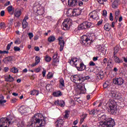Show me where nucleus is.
<instances>
[{
    "label": "nucleus",
    "instance_id": "obj_1",
    "mask_svg": "<svg viewBox=\"0 0 127 127\" xmlns=\"http://www.w3.org/2000/svg\"><path fill=\"white\" fill-rule=\"evenodd\" d=\"M41 122V124H40ZM39 124V126H37L36 127H45L46 122L43 116L41 114H35L33 117L31 118V121L27 125L26 127H35V125Z\"/></svg>",
    "mask_w": 127,
    "mask_h": 127
},
{
    "label": "nucleus",
    "instance_id": "obj_2",
    "mask_svg": "<svg viewBox=\"0 0 127 127\" xmlns=\"http://www.w3.org/2000/svg\"><path fill=\"white\" fill-rule=\"evenodd\" d=\"M71 80L73 83H79L77 86V90H78V94H85L86 93V88H85V84L80 83H83L82 74H76L71 76Z\"/></svg>",
    "mask_w": 127,
    "mask_h": 127
},
{
    "label": "nucleus",
    "instance_id": "obj_3",
    "mask_svg": "<svg viewBox=\"0 0 127 127\" xmlns=\"http://www.w3.org/2000/svg\"><path fill=\"white\" fill-rule=\"evenodd\" d=\"M13 117L9 114L5 118L0 119V127H9L14 123Z\"/></svg>",
    "mask_w": 127,
    "mask_h": 127
},
{
    "label": "nucleus",
    "instance_id": "obj_4",
    "mask_svg": "<svg viewBox=\"0 0 127 127\" xmlns=\"http://www.w3.org/2000/svg\"><path fill=\"white\" fill-rule=\"evenodd\" d=\"M78 59L77 58H71V60L69 61V63L71 65H74L75 67H76L78 71H84L86 69V65L84 64L83 62H78Z\"/></svg>",
    "mask_w": 127,
    "mask_h": 127
},
{
    "label": "nucleus",
    "instance_id": "obj_5",
    "mask_svg": "<svg viewBox=\"0 0 127 127\" xmlns=\"http://www.w3.org/2000/svg\"><path fill=\"white\" fill-rule=\"evenodd\" d=\"M33 7L34 10L37 9V13L39 15H42L44 13V8L40 6L39 2H35L33 4Z\"/></svg>",
    "mask_w": 127,
    "mask_h": 127
},
{
    "label": "nucleus",
    "instance_id": "obj_6",
    "mask_svg": "<svg viewBox=\"0 0 127 127\" xmlns=\"http://www.w3.org/2000/svg\"><path fill=\"white\" fill-rule=\"evenodd\" d=\"M81 43H82L83 45H85V46H90L91 45V39H90V37H88L86 35H84L83 36L81 37Z\"/></svg>",
    "mask_w": 127,
    "mask_h": 127
},
{
    "label": "nucleus",
    "instance_id": "obj_7",
    "mask_svg": "<svg viewBox=\"0 0 127 127\" xmlns=\"http://www.w3.org/2000/svg\"><path fill=\"white\" fill-rule=\"evenodd\" d=\"M61 26L62 29L64 30H68L70 28V26H71V21H70V19L66 18L64 19Z\"/></svg>",
    "mask_w": 127,
    "mask_h": 127
},
{
    "label": "nucleus",
    "instance_id": "obj_8",
    "mask_svg": "<svg viewBox=\"0 0 127 127\" xmlns=\"http://www.w3.org/2000/svg\"><path fill=\"white\" fill-rule=\"evenodd\" d=\"M109 107L112 113H116V111L118 110V108H117V103H116L114 99H109Z\"/></svg>",
    "mask_w": 127,
    "mask_h": 127
},
{
    "label": "nucleus",
    "instance_id": "obj_9",
    "mask_svg": "<svg viewBox=\"0 0 127 127\" xmlns=\"http://www.w3.org/2000/svg\"><path fill=\"white\" fill-rule=\"evenodd\" d=\"M102 127H114L116 123H115V120L112 118H108L106 122L105 123L102 124Z\"/></svg>",
    "mask_w": 127,
    "mask_h": 127
},
{
    "label": "nucleus",
    "instance_id": "obj_10",
    "mask_svg": "<svg viewBox=\"0 0 127 127\" xmlns=\"http://www.w3.org/2000/svg\"><path fill=\"white\" fill-rule=\"evenodd\" d=\"M92 26V23L88 21H85L78 25L77 28L78 30H82L83 29H86L87 28H90Z\"/></svg>",
    "mask_w": 127,
    "mask_h": 127
},
{
    "label": "nucleus",
    "instance_id": "obj_11",
    "mask_svg": "<svg viewBox=\"0 0 127 127\" xmlns=\"http://www.w3.org/2000/svg\"><path fill=\"white\" fill-rule=\"evenodd\" d=\"M125 82V80L122 77L115 78L113 79V83L115 85H118L121 86Z\"/></svg>",
    "mask_w": 127,
    "mask_h": 127
},
{
    "label": "nucleus",
    "instance_id": "obj_12",
    "mask_svg": "<svg viewBox=\"0 0 127 127\" xmlns=\"http://www.w3.org/2000/svg\"><path fill=\"white\" fill-rule=\"evenodd\" d=\"M63 39V37L61 36L59 37L58 41H59V45H60V51L61 52L63 51V49H64V46L65 45V41L64 40H61Z\"/></svg>",
    "mask_w": 127,
    "mask_h": 127
},
{
    "label": "nucleus",
    "instance_id": "obj_13",
    "mask_svg": "<svg viewBox=\"0 0 127 127\" xmlns=\"http://www.w3.org/2000/svg\"><path fill=\"white\" fill-rule=\"evenodd\" d=\"M78 0H68V4L69 6H76L78 4ZM82 1H88L89 0H81Z\"/></svg>",
    "mask_w": 127,
    "mask_h": 127
},
{
    "label": "nucleus",
    "instance_id": "obj_14",
    "mask_svg": "<svg viewBox=\"0 0 127 127\" xmlns=\"http://www.w3.org/2000/svg\"><path fill=\"white\" fill-rule=\"evenodd\" d=\"M108 119H109V118H108L107 117V116H106L105 115H103L101 116L100 117H99L98 118V119L99 120V121H101L100 123H99V126L101 127H102L103 124H103V125H105V124H106V122H107V120H108Z\"/></svg>",
    "mask_w": 127,
    "mask_h": 127
},
{
    "label": "nucleus",
    "instance_id": "obj_15",
    "mask_svg": "<svg viewBox=\"0 0 127 127\" xmlns=\"http://www.w3.org/2000/svg\"><path fill=\"white\" fill-rule=\"evenodd\" d=\"M98 16H99L98 15V12L96 10L92 11L89 14V17L90 19H93L94 20H96V19L98 18Z\"/></svg>",
    "mask_w": 127,
    "mask_h": 127
},
{
    "label": "nucleus",
    "instance_id": "obj_16",
    "mask_svg": "<svg viewBox=\"0 0 127 127\" xmlns=\"http://www.w3.org/2000/svg\"><path fill=\"white\" fill-rule=\"evenodd\" d=\"M7 10H8V12L9 13V14H11V15H12V14H14V16L15 17H16V10H14V8H12V6L10 5L7 7Z\"/></svg>",
    "mask_w": 127,
    "mask_h": 127
},
{
    "label": "nucleus",
    "instance_id": "obj_17",
    "mask_svg": "<svg viewBox=\"0 0 127 127\" xmlns=\"http://www.w3.org/2000/svg\"><path fill=\"white\" fill-rule=\"evenodd\" d=\"M27 108L25 107L24 106H21L18 109V111L20 113L21 115H24V114L27 113Z\"/></svg>",
    "mask_w": 127,
    "mask_h": 127
},
{
    "label": "nucleus",
    "instance_id": "obj_18",
    "mask_svg": "<svg viewBox=\"0 0 127 127\" xmlns=\"http://www.w3.org/2000/svg\"><path fill=\"white\" fill-rule=\"evenodd\" d=\"M59 64V59L57 58V55H55L53 57L52 65L57 66V64Z\"/></svg>",
    "mask_w": 127,
    "mask_h": 127
},
{
    "label": "nucleus",
    "instance_id": "obj_19",
    "mask_svg": "<svg viewBox=\"0 0 127 127\" xmlns=\"http://www.w3.org/2000/svg\"><path fill=\"white\" fill-rule=\"evenodd\" d=\"M82 13V11L80 9H74L72 10V14L70 15H73V16H78L80 15Z\"/></svg>",
    "mask_w": 127,
    "mask_h": 127
},
{
    "label": "nucleus",
    "instance_id": "obj_20",
    "mask_svg": "<svg viewBox=\"0 0 127 127\" xmlns=\"http://www.w3.org/2000/svg\"><path fill=\"white\" fill-rule=\"evenodd\" d=\"M55 105H57V106H59L62 108L65 107V102L64 101V100H58L55 102Z\"/></svg>",
    "mask_w": 127,
    "mask_h": 127
},
{
    "label": "nucleus",
    "instance_id": "obj_21",
    "mask_svg": "<svg viewBox=\"0 0 127 127\" xmlns=\"http://www.w3.org/2000/svg\"><path fill=\"white\" fill-rule=\"evenodd\" d=\"M60 85L59 88L61 89V90H64L65 89V82L64 79L63 78H60Z\"/></svg>",
    "mask_w": 127,
    "mask_h": 127
},
{
    "label": "nucleus",
    "instance_id": "obj_22",
    "mask_svg": "<svg viewBox=\"0 0 127 127\" xmlns=\"http://www.w3.org/2000/svg\"><path fill=\"white\" fill-rule=\"evenodd\" d=\"M109 96L111 97V98H115V99H118L119 98V94L116 91H111L109 93Z\"/></svg>",
    "mask_w": 127,
    "mask_h": 127
},
{
    "label": "nucleus",
    "instance_id": "obj_23",
    "mask_svg": "<svg viewBox=\"0 0 127 127\" xmlns=\"http://www.w3.org/2000/svg\"><path fill=\"white\" fill-rule=\"evenodd\" d=\"M120 0H115L114 1V2L112 3L113 8H118V6H119Z\"/></svg>",
    "mask_w": 127,
    "mask_h": 127
},
{
    "label": "nucleus",
    "instance_id": "obj_24",
    "mask_svg": "<svg viewBox=\"0 0 127 127\" xmlns=\"http://www.w3.org/2000/svg\"><path fill=\"white\" fill-rule=\"evenodd\" d=\"M113 58H114L115 63H117V64H120V63H123V61L120 60V58L117 56L113 55Z\"/></svg>",
    "mask_w": 127,
    "mask_h": 127
},
{
    "label": "nucleus",
    "instance_id": "obj_25",
    "mask_svg": "<svg viewBox=\"0 0 127 127\" xmlns=\"http://www.w3.org/2000/svg\"><path fill=\"white\" fill-rule=\"evenodd\" d=\"M35 63H33L31 64V67H34V66H36V65L38 64V63L40 62V58L39 57L36 56L35 57Z\"/></svg>",
    "mask_w": 127,
    "mask_h": 127
},
{
    "label": "nucleus",
    "instance_id": "obj_26",
    "mask_svg": "<svg viewBox=\"0 0 127 127\" xmlns=\"http://www.w3.org/2000/svg\"><path fill=\"white\" fill-rule=\"evenodd\" d=\"M112 26L109 24L107 23L106 24L104 25V30L106 31H110L112 29Z\"/></svg>",
    "mask_w": 127,
    "mask_h": 127
},
{
    "label": "nucleus",
    "instance_id": "obj_27",
    "mask_svg": "<svg viewBox=\"0 0 127 127\" xmlns=\"http://www.w3.org/2000/svg\"><path fill=\"white\" fill-rule=\"evenodd\" d=\"M5 80L6 82H12L13 81V77L10 75H6L5 76Z\"/></svg>",
    "mask_w": 127,
    "mask_h": 127
},
{
    "label": "nucleus",
    "instance_id": "obj_28",
    "mask_svg": "<svg viewBox=\"0 0 127 127\" xmlns=\"http://www.w3.org/2000/svg\"><path fill=\"white\" fill-rule=\"evenodd\" d=\"M63 123H64V121H63V120L62 119L58 120V121H57V124L56 125V127H61V126L63 125Z\"/></svg>",
    "mask_w": 127,
    "mask_h": 127
},
{
    "label": "nucleus",
    "instance_id": "obj_29",
    "mask_svg": "<svg viewBox=\"0 0 127 127\" xmlns=\"http://www.w3.org/2000/svg\"><path fill=\"white\" fill-rule=\"evenodd\" d=\"M113 66H114V64H113L112 59L108 60L107 62V67H108V68H110V69H112Z\"/></svg>",
    "mask_w": 127,
    "mask_h": 127
},
{
    "label": "nucleus",
    "instance_id": "obj_30",
    "mask_svg": "<svg viewBox=\"0 0 127 127\" xmlns=\"http://www.w3.org/2000/svg\"><path fill=\"white\" fill-rule=\"evenodd\" d=\"M30 94L32 96H34L35 95L36 96H38V95H39V91L38 90H33L30 91Z\"/></svg>",
    "mask_w": 127,
    "mask_h": 127
},
{
    "label": "nucleus",
    "instance_id": "obj_31",
    "mask_svg": "<svg viewBox=\"0 0 127 127\" xmlns=\"http://www.w3.org/2000/svg\"><path fill=\"white\" fill-rule=\"evenodd\" d=\"M55 40H56V38H55V36H50L48 38V42H50V43H51V42H54Z\"/></svg>",
    "mask_w": 127,
    "mask_h": 127
},
{
    "label": "nucleus",
    "instance_id": "obj_32",
    "mask_svg": "<svg viewBox=\"0 0 127 127\" xmlns=\"http://www.w3.org/2000/svg\"><path fill=\"white\" fill-rule=\"evenodd\" d=\"M53 95L54 97H60L62 96V92L60 91H58L57 92H54Z\"/></svg>",
    "mask_w": 127,
    "mask_h": 127
},
{
    "label": "nucleus",
    "instance_id": "obj_33",
    "mask_svg": "<svg viewBox=\"0 0 127 127\" xmlns=\"http://www.w3.org/2000/svg\"><path fill=\"white\" fill-rule=\"evenodd\" d=\"M4 63L7 64L8 62H10V61H12V57H8L4 59Z\"/></svg>",
    "mask_w": 127,
    "mask_h": 127
},
{
    "label": "nucleus",
    "instance_id": "obj_34",
    "mask_svg": "<svg viewBox=\"0 0 127 127\" xmlns=\"http://www.w3.org/2000/svg\"><path fill=\"white\" fill-rule=\"evenodd\" d=\"M4 97L2 95H0V105H2L4 103H6V100H3Z\"/></svg>",
    "mask_w": 127,
    "mask_h": 127
},
{
    "label": "nucleus",
    "instance_id": "obj_35",
    "mask_svg": "<svg viewBox=\"0 0 127 127\" xmlns=\"http://www.w3.org/2000/svg\"><path fill=\"white\" fill-rule=\"evenodd\" d=\"M22 26L23 29H25V28L28 27V23L23 21L22 23Z\"/></svg>",
    "mask_w": 127,
    "mask_h": 127
},
{
    "label": "nucleus",
    "instance_id": "obj_36",
    "mask_svg": "<svg viewBox=\"0 0 127 127\" xmlns=\"http://www.w3.org/2000/svg\"><path fill=\"white\" fill-rule=\"evenodd\" d=\"M69 113H70V111L69 110H65L64 112V119H68V117H69Z\"/></svg>",
    "mask_w": 127,
    "mask_h": 127
},
{
    "label": "nucleus",
    "instance_id": "obj_37",
    "mask_svg": "<svg viewBox=\"0 0 127 127\" xmlns=\"http://www.w3.org/2000/svg\"><path fill=\"white\" fill-rule=\"evenodd\" d=\"M52 60V58L49 56L48 55L46 56L45 57V61L46 62H50Z\"/></svg>",
    "mask_w": 127,
    "mask_h": 127
},
{
    "label": "nucleus",
    "instance_id": "obj_38",
    "mask_svg": "<svg viewBox=\"0 0 127 127\" xmlns=\"http://www.w3.org/2000/svg\"><path fill=\"white\" fill-rule=\"evenodd\" d=\"M119 15H120V10L116 11L115 12V19L116 20V22L118 21V19H119Z\"/></svg>",
    "mask_w": 127,
    "mask_h": 127
},
{
    "label": "nucleus",
    "instance_id": "obj_39",
    "mask_svg": "<svg viewBox=\"0 0 127 127\" xmlns=\"http://www.w3.org/2000/svg\"><path fill=\"white\" fill-rule=\"evenodd\" d=\"M15 24V18H10L9 21V24L10 25H12V24Z\"/></svg>",
    "mask_w": 127,
    "mask_h": 127
},
{
    "label": "nucleus",
    "instance_id": "obj_40",
    "mask_svg": "<svg viewBox=\"0 0 127 127\" xmlns=\"http://www.w3.org/2000/svg\"><path fill=\"white\" fill-rule=\"evenodd\" d=\"M66 13L68 16H73V15H71V14H73V10L71 9L68 10L66 12Z\"/></svg>",
    "mask_w": 127,
    "mask_h": 127
},
{
    "label": "nucleus",
    "instance_id": "obj_41",
    "mask_svg": "<svg viewBox=\"0 0 127 127\" xmlns=\"http://www.w3.org/2000/svg\"><path fill=\"white\" fill-rule=\"evenodd\" d=\"M109 85H110V83H109L108 81H106L103 84V87L104 89H107V88L109 87Z\"/></svg>",
    "mask_w": 127,
    "mask_h": 127
},
{
    "label": "nucleus",
    "instance_id": "obj_42",
    "mask_svg": "<svg viewBox=\"0 0 127 127\" xmlns=\"http://www.w3.org/2000/svg\"><path fill=\"white\" fill-rule=\"evenodd\" d=\"M21 15V10L19 9L16 12V17H19Z\"/></svg>",
    "mask_w": 127,
    "mask_h": 127
},
{
    "label": "nucleus",
    "instance_id": "obj_43",
    "mask_svg": "<svg viewBox=\"0 0 127 127\" xmlns=\"http://www.w3.org/2000/svg\"><path fill=\"white\" fill-rule=\"evenodd\" d=\"M13 44V43L12 42H11L9 44H8L6 46V50L8 51L9 49H10V47H11V45Z\"/></svg>",
    "mask_w": 127,
    "mask_h": 127
},
{
    "label": "nucleus",
    "instance_id": "obj_44",
    "mask_svg": "<svg viewBox=\"0 0 127 127\" xmlns=\"http://www.w3.org/2000/svg\"><path fill=\"white\" fill-rule=\"evenodd\" d=\"M98 74L100 75L101 79H103L104 78V71L103 70H100Z\"/></svg>",
    "mask_w": 127,
    "mask_h": 127
},
{
    "label": "nucleus",
    "instance_id": "obj_45",
    "mask_svg": "<svg viewBox=\"0 0 127 127\" xmlns=\"http://www.w3.org/2000/svg\"><path fill=\"white\" fill-rule=\"evenodd\" d=\"M119 50H120V49L118 47H115L114 48V55L116 56V54H117V53H118V52H119Z\"/></svg>",
    "mask_w": 127,
    "mask_h": 127
},
{
    "label": "nucleus",
    "instance_id": "obj_46",
    "mask_svg": "<svg viewBox=\"0 0 127 127\" xmlns=\"http://www.w3.org/2000/svg\"><path fill=\"white\" fill-rule=\"evenodd\" d=\"M0 27H1V28L3 29H4V28H5V23H4V22L0 23Z\"/></svg>",
    "mask_w": 127,
    "mask_h": 127
},
{
    "label": "nucleus",
    "instance_id": "obj_47",
    "mask_svg": "<svg viewBox=\"0 0 127 127\" xmlns=\"http://www.w3.org/2000/svg\"><path fill=\"white\" fill-rule=\"evenodd\" d=\"M90 79V77L89 76H86L83 77L82 76V82H84V81H86V80H89Z\"/></svg>",
    "mask_w": 127,
    "mask_h": 127
},
{
    "label": "nucleus",
    "instance_id": "obj_48",
    "mask_svg": "<svg viewBox=\"0 0 127 127\" xmlns=\"http://www.w3.org/2000/svg\"><path fill=\"white\" fill-rule=\"evenodd\" d=\"M78 5L79 6H83V5L84 4V2H83L82 0H78Z\"/></svg>",
    "mask_w": 127,
    "mask_h": 127
},
{
    "label": "nucleus",
    "instance_id": "obj_49",
    "mask_svg": "<svg viewBox=\"0 0 127 127\" xmlns=\"http://www.w3.org/2000/svg\"><path fill=\"white\" fill-rule=\"evenodd\" d=\"M109 19H110V20H111V21H113L114 20V16H113V13H110Z\"/></svg>",
    "mask_w": 127,
    "mask_h": 127
},
{
    "label": "nucleus",
    "instance_id": "obj_50",
    "mask_svg": "<svg viewBox=\"0 0 127 127\" xmlns=\"http://www.w3.org/2000/svg\"><path fill=\"white\" fill-rule=\"evenodd\" d=\"M17 126L18 127H24V123L23 122H21L20 125H19V124L18 123V124L17 125Z\"/></svg>",
    "mask_w": 127,
    "mask_h": 127
},
{
    "label": "nucleus",
    "instance_id": "obj_51",
    "mask_svg": "<svg viewBox=\"0 0 127 127\" xmlns=\"http://www.w3.org/2000/svg\"><path fill=\"white\" fill-rule=\"evenodd\" d=\"M10 72H12V73H16V68L13 67L11 68Z\"/></svg>",
    "mask_w": 127,
    "mask_h": 127
},
{
    "label": "nucleus",
    "instance_id": "obj_52",
    "mask_svg": "<svg viewBox=\"0 0 127 127\" xmlns=\"http://www.w3.org/2000/svg\"><path fill=\"white\" fill-rule=\"evenodd\" d=\"M89 66H96V64L92 61H91L89 63Z\"/></svg>",
    "mask_w": 127,
    "mask_h": 127
},
{
    "label": "nucleus",
    "instance_id": "obj_53",
    "mask_svg": "<svg viewBox=\"0 0 127 127\" xmlns=\"http://www.w3.org/2000/svg\"><path fill=\"white\" fill-rule=\"evenodd\" d=\"M97 49H98V51L101 52V51H102V49H103V47L101 45H98Z\"/></svg>",
    "mask_w": 127,
    "mask_h": 127
},
{
    "label": "nucleus",
    "instance_id": "obj_54",
    "mask_svg": "<svg viewBox=\"0 0 127 127\" xmlns=\"http://www.w3.org/2000/svg\"><path fill=\"white\" fill-rule=\"evenodd\" d=\"M89 114L90 115H95V114H96V110L95 109L91 110Z\"/></svg>",
    "mask_w": 127,
    "mask_h": 127
},
{
    "label": "nucleus",
    "instance_id": "obj_55",
    "mask_svg": "<svg viewBox=\"0 0 127 127\" xmlns=\"http://www.w3.org/2000/svg\"><path fill=\"white\" fill-rule=\"evenodd\" d=\"M88 116V114H83L82 115H81V118L83 119V120H85V119H86V118H87V116Z\"/></svg>",
    "mask_w": 127,
    "mask_h": 127
},
{
    "label": "nucleus",
    "instance_id": "obj_56",
    "mask_svg": "<svg viewBox=\"0 0 127 127\" xmlns=\"http://www.w3.org/2000/svg\"><path fill=\"white\" fill-rule=\"evenodd\" d=\"M108 59L107 58H104L103 60V64H107V63H108Z\"/></svg>",
    "mask_w": 127,
    "mask_h": 127
},
{
    "label": "nucleus",
    "instance_id": "obj_57",
    "mask_svg": "<svg viewBox=\"0 0 127 127\" xmlns=\"http://www.w3.org/2000/svg\"><path fill=\"white\" fill-rule=\"evenodd\" d=\"M42 75H43V77H44L45 75H46V70H45V68H43V70L42 71Z\"/></svg>",
    "mask_w": 127,
    "mask_h": 127
},
{
    "label": "nucleus",
    "instance_id": "obj_58",
    "mask_svg": "<svg viewBox=\"0 0 127 127\" xmlns=\"http://www.w3.org/2000/svg\"><path fill=\"white\" fill-rule=\"evenodd\" d=\"M28 36L29 37L30 39H31V38H32V37H33V33H29L28 34Z\"/></svg>",
    "mask_w": 127,
    "mask_h": 127
},
{
    "label": "nucleus",
    "instance_id": "obj_59",
    "mask_svg": "<svg viewBox=\"0 0 127 127\" xmlns=\"http://www.w3.org/2000/svg\"><path fill=\"white\" fill-rule=\"evenodd\" d=\"M102 23H103V20L101 19L97 22L96 25L99 26V25H101V24H102Z\"/></svg>",
    "mask_w": 127,
    "mask_h": 127
},
{
    "label": "nucleus",
    "instance_id": "obj_60",
    "mask_svg": "<svg viewBox=\"0 0 127 127\" xmlns=\"http://www.w3.org/2000/svg\"><path fill=\"white\" fill-rule=\"evenodd\" d=\"M35 73H39L40 72V67H38L35 70Z\"/></svg>",
    "mask_w": 127,
    "mask_h": 127
},
{
    "label": "nucleus",
    "instance_id": "obj_61",
    "mask_svg": "<svg viewBox=\"0 0 127 127\" xmlns=\"http://www.w3.org/2000/svg\"><path fill=\"white\" fill-rule=\"evenodd\" d=\"M4 13H5V11H4V10H2L0 13V15L1 16H3L4 15Z\"/></svg>",
    "mask_w": 127,
    "mask_h": 127
},
{
    "label": "nucleus",
    "instance_id": "obj_62",
    "mask_svg": "<svg viewBox=\"0 0 127 127\" xmlns=\"http://www.w3.org/2000/svg\"><path fill=\"white\" fill-rule=\"evenodd\" d=\"M28 19V16L27 15H25L23 20V21H25V22H27L26 20Z\"/></svg>",
    "mask_w": 127,
    "mask_h": 127
},
{
    "label": "nucleus",
    "instance_id": "obj_63",
    "mask_svg": "<svg viewBox=\"0 0 127 127\" xmlns=\"http://www.w3.org/2000/svg\"><path fill=\"white\" fill-rule=\"evenodd\" d=\"M107 14V10H103V16H106Z\"/></svg>",
    "mask_w": 127,
    "mask_h": 127
},
{
    "label": "nucleus",
    "instance_id": "obj_64",
    "mask_svg": "<svg viewBox=\"0 0 127 127\" xmlns=\"http://www.w3.org/2000/svg\"><path fill=\"white\" fill-rule=\"evenodd\" d=\"M123 59L124 60V62H125V63H127V57H123Z\"/></svg>",
    "mask_w": 127,
    "mask_h": 127
}]
</instances>
